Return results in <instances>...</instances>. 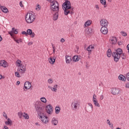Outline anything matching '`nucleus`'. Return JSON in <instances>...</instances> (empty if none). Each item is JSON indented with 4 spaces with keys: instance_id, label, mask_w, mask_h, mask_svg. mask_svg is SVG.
I'll return each instance as SVG.
<instances>
[{
    "instance_id": "obj_39",
    "label": "nucleus",
    "mask_w": 129,
    "mask_h": 129,
    "mask_svg": "<svg viewBox=\"0 0 129 129\" xmlns=\"http://www.w3.org/2000/svg\"><path fill=\"white\" fill-rule=\"evenodd\" d=\"M18 115L19 118H22V117H23V113H22V112H18Z\"/></svg>"
},
{
    "instance_id": "obj_47",
    "label": "nucleus",
    "mask_w": 129,
    "mask_h": 129,
    "mask_svg": "<svg viewBox=\"0 0 129 129\" xmlns=\"http://www.w3.org/2000/svg\"><path fill=\"white\" fill-rule=\"evenodd\" d=\"M22 35H25V36H28L27 32H26V31H23V32H22Z\"/></svg>"
},
{
    "instance_id": "obj_45",
    "label": "nucleus",
    "mask_w": 129,
    "mask_h": 129,
    "mask_svg": "<svg viewBox=\"0 0 129 129\" xmlns=\"http://www.w3.org/2000/svg\"><path fill=\"white\" fill-rule=\"evenodd\" d=\"M126 79L128 81H129V72L126 75Z\"/></svg>"
},
{
    "instance_id": "obj_3",
    "label": "nucleus",
    "mask_w": 129,
    "mask_h": 129,
    "mask_svg": "<svg viewBox=\"0 0 129 129\" xmlns=\"http://www.w3.org/2000/svg\"><path fill=\"white\" fill-rule=\"evenodd\" d=\"M50 10L52 14L55 12H59V3L56 1H53L50 4Z\"/></svg>"
},
{
    "instance_id": "obj_48",
    "label": "nucleus",
    "mask_w": 129,
    "mask_h": 129,
    "mask_svg": "<svg viewBox=\"0 0 129 129\" xmlns=\"http://www.w3.org/2000/svg\"><path fill=\"white\" fill-rule=\"evenodd\" d=\"M21 8H24V5H23V2H20L19 4Z\"/></svg>"
},
{
    "instance_id": "obj_49",
    "label": "nucleus",
    "mask_w": 129,
    "mask_h": 129,
    "mask_svg": "<svg viewBox=\"0 0 129 129\" xmlns=\"http://www.w3.org/2000/svg\"><path fill=\"white\" fill-rule=\"evenodd\" d=\"M9 34H10L11 35V36H13V34H14V32H13V30L11 31H10V32H9Z\"/></svg>"
},
{
    "instance_id": "obj_12",
    "label": "nucleus",
    "mask_w": 129,
    "mask_h": 129,
    "mask_svg": "<svg viewBox=\"0 0 129 129\" xmlns=\"http://www.w3.org/2000/svg\"><path fill=\"white\" fill-rule=\"evenodd\" d=\"M109 42L112 45H115L117 42V39L115 37H111L110 38Z\"/></svg>"
},
{
    "instance_id": "obj_40",
    "label": "nucleus",
    "mask_w": 129,
    "mask_h": 129,
    "mask_svg": "<svg viewBox=\"0 0 129 129\" xmlns=\"http://www.w3.org/2000/svg\"><path fill=\"white\" fill-rule=\"evenodd\" d=\"M47 82L49 83V84H52V83L53 82V81L52 80V79H49L47 81Z\"/></svg>"
},
{
    "instance_id": "obj_30",
    "label": "nucleus",
    "mask_w": 129,
    "mask_h": 129,
    "mask_svg": "<svg viewBox=\"0 0 129 129\" xmlns=\"http://www.w3.org/2000/svg\"><path fill=\"white\" fill-rule=\"evenodd\" d=\"M93 102L95 106H97V107H100V105H99V103H98V101H97V100L93 101Z\"/></svg>"
},
{
    "instance_id": "obj_27",
    "label": "nucleus",
    "mask_w": 129,
    "mask_h": 129,
    "mask_svg": "<svg viewBox=\"0 0 129 129\" xmlns=\"http://www.w3.org/2000/svg\"><path fill=\"white\" fill-rule=\"evenodd\" d=\"M115 53L119 54L120 56V54L122 53V49H121V48H118L116 50V52Z\"/></svg>"
},
{
    "instance_id": "obj_13",
    "label": "nucleus",
    "mask_w": 129,
    "mask_h": 129,
    "mask_svg": "<svg viewBox=\"0 0 129 129\" xmlns=\"http://www.w3.org/2000/svg\"><path fill=\"white\" fill-rule=\"evenodd\" d=\"M88 105L90 107V108L88 107L86 109V111L87 112H90V113L92 112V111H93V105H92V104H91V103H88Z\"/></svg>"
},
{
    "instance_id": "obj_18",
    "label": "nucleus",
    "mask_w": 129,
    "mask_h": 129,
    "mask_svg": "<svg viewBox=\"0 0 129 129\" xmlns=\"http://www.w3.org/2000/svg\"><path fill=\"white\" fill-rule=\"evenodd\" d=\"M51 124L53 125H57L58 124V120L55 117H53L51 119Z\"/></svg>"
},
{
    "instance_id": "obj_15",
    "label": "nucleus",
    "mask_w": 129,
    "mask_h": 129,
    "mask_svg": "<svg viewBox=\"0 0 129 129\" xmlns=\"http://www.w3.org/2000/svg\"><path fill=\"white\" fill-rule=\"evenodd\" d=\"M59 12H55L52 14L53 21H57L58 17H59Z\"/></svg>"
},
{
    "instance_id": "obj_41",
    "label": "nucleus",
    "mask_w": 129,
    "mask_h": 129,
    "mask_svg": "<svg viewBox=\"0 0 129 129\" xmlns=\"http://www.w3.org/2000/svg\"><path fill=\"white\" fill-rule=\"evenodd\" d=\"M12 31L14 34H18V31H17V29H16L15 28H12Z\"/></svg>"
},
{
    "instance_id": "obj_2",
    "label": "nucleus",
    "mask_w": 129,
    "mask_h": 129,
    "mask_svg": "<svg viewBox=\"0 0 129 129\" xmlns=\"http://www.w3.org/2000/svg\"><path fill=\"white\" fill-rule=\"evenodd\" d=\"M36 20V15L33 13H27L25 16V21L27 24H32Z\"/></svg>"
},
{
    "instance_id": "obj_1",
    "label": "nucleus",
    "mask_w": 129,
    "mask_h": 129,
    "mask_svg": "<svg viewBox=\"0 0 129 129\" xmlns=\"http://www.w3.org/2000/svg\"><path fill=\"white\" fill-rule=\"evenodd\" d=\"M71 9V3L70 1L66 0L65 2L62 5V9L64 11V14L65 16H67L69 14L72 15V12H70Z\"/></svg>"
},
{
    "instance_id": "obj_62",
    "label": "nucleus",
    "mask_w": 129,
    "mask_h": 129,
    "mask_svg": "<svg viewBox=\"0 0 129 129\" xmlns=\"http://www.w3.org/2000/svg\"><path fill=\"white\" fill-rule=\"evenodd\" d=\"M3 41V37H2V36L0 35V42H2Z\"/></svg>"
},
{
    "instance_id": "obj_19",
    "label": "nucleus",
    "mask_w": 129,
    "mask_h": 129,
    "mask_svg": "<svg viewBox=\"0 0 129 129\" xmlns=\"http://www.w3.org/2000/svg\"><path fill=\"white\" fill-rule=\"evenodd\" d=\"M56 60V57H50L48 58V61L50 64H54L55 63V61Z\"/></svg>"
},
{
    "instance_id": "obj_20",
    "label": "nucleus",
    "mask_w": 129,
    "mask_h": 129,
    "mask_svg": "<svg viewBox=\"0 0 129 129\" xmlns=\"http://www.w3.org/2000/svg\"><path fill=\"white\" fill-rule=\"evenodd\" d=\"M92 49H94V45H91L87 47V50L89 52L88 55H90V52L92 51Z\"/></svg>"
},
{
    "instance_id": "obj_23",
    "label": "nucleus",
    "mask_w": 129,
    "mask_h": 129,
    "mask_svg": "<svg viewBox=\"0 0 129 129\" xmlns=\"http://www.w3.org/2000/svg\"><path fill=\"white\" fill-rule=\"evenodd\" d=\"M16 65L17 67H18V68L21 67V66H23V64H22V61L20 59H18L16 61Z\"/></svg>"
},
{
    "instance_id": "obj_50",
    "label": "nucleus",
    "mask_w": 129,
    "mask_h": 129,
    "mask_svg": "<svg viewBox=\"0 0 129 129\" xmlns=\"http://www.w3.org/2000/svg\"><path fill=\"white\" fill-rule=\"evenodd\" d=\"M103 98H104L103 95H101L100 96V99L101 100H102L103 99Z\"/></svg>"
},
{
    "instance_id": "obj_37",
    "label": "nucleus",
    "mask_w": 129,
    "mask_h": 129,
    "mask_svg": "<svg viewBox=\"0 0 129 129\" xmlns=\"http://www.w3.org/2000/svg\"><path fill=\"white\" fill-rule=\"evenodd\" d=\"M15 75L16 77H18V78L21 77V75H20V72H19L18 71L15 73Z\"/></svg>"
},
{
    "instance_id": "obj_64",
    "label": "nucleus",
    "mask_w": 129,
    "mask_h": 129,
    "mask_svg": "<svg viewBox=\"0 0 129 129\" xmlns=\"http://www.w3.org/2000/svg\"><path fill=\"white\" fill-rule=\"evenodd\" d=\"M35 125H40V124H39V123H38V122L35 123Z\"/></svg>"
},
{
    "instance_id": "obj_7",
    "label": "nucleus",
    "mask_w": 129,
    "mask_h": 129,
    "mask_svg": "<svg viewBox=\"0 0 129 129\" xmlns=\"http://www.w3.org/2000/svg\"><path fill=\"white\" fill-rule=\"evenodd\" d=\"M39 118L43 123H48V117L47 116H45L43 114L40 115L39 116Z\"/></svg>"
},
{
    "instance_id": "obj_21",
    "label": "nucleus",
    "mask_w": 129,
    "mask_h": 129,
    "mask_svg": "<svg viewBox=\"0 0 129 129\" xmlns=\"http://www.w3.org/2000/svg\"><path fill=\"white\" fill-rule=\"evenodd\" d=\"M72 61V59L71 58V56H66V62L67 64L70 63V62Z\"/></svg>"
},
{
    "instance_id": "obj_56",
    "label": "nucleus",
    "mask_w": 129,
    "mask_h": 129,
    "mask_svg": "<svg viewBox=\"0 0 129 129\" xmlns=\"http://www.w3.org/2000/svg\"><path fill=\"white\" fill-rule=\"evenodd\" d=\"M47 2H48V3H50V5L51 4H52V3H53V0H46Z\"/></svg>"
},
{
    "instance_id": "obj_26",
    "label": "nucleus",
    "mask_w": 129,
    "mask_h": 129,
    "mask_svg": "<svg viewBox=\"0 0 129 129\" xmlns=\"http://www.w3.org/2000/svg\"><path fill=\"white\" fill-rule=\"evenodd\" d=\"M80 59V58H79V57H78V55H75L73 57V60L74 61V62H78V61H79Z\"/></svg>"
},
{
    "instance_id": "obj_31",
    "label": "nucleus",
    "mask_w": 129,
    "mask_h": 129,
    "mask_svg": "<svg viewBox=\"0 0 129 129\" xmlns=\"http://www.w3.org/2000/svg\"><path fill=\"white\" fill-rule=\"evenodd\" d=\"M23 117L25 119H29V115L27 113H23L22 114Z\"/></svg>"
},
{
    "instance_id": "obj_52",
    "label": "nucleus",
    "mask_w": 129,
    "mask_h": 129,
    "mask_svg": "<svg viewBox=\"0 0 129 129\" xmlns=\"http://www.w3.org/2000/svg\"><path fill=\"white\" fill-rule=\"evenodd\" d=\"M60 42L61 43H64V42H65V39L64 38H61L60 39Z\"/></svg>"
},
{
    "instance_id": "obj_32",
    "label": "nucleus",
    "mask_w": 129,
    "mask_h": 129,
    "mask_svg": "<svg viewBox=\"0 0 129 129\" xmlns=\"http://www.w3.org/2000/svg\"><path fill=\"white\" fill-rule=\"evenodd\" d=\"M15 42L17 43V44H20V43H22L23 42V39L19 38L18 39H16V38H14Z\"/></svg>"
},
{
    "instance_id": "obj_11",
    "label": "nucleus",
    "mask_w": 129,
    "mask_h": 129,
    "mask_svg": "<svg viewBox=\"0 0 129 129\" xmlns=\"http://www.w3.org/2000/svg\"><path fill=\"white\" fill-rule=\"evenodd\" d=\"M100 24L102 27H106L108 26V22L105 19H102L100 21Z\"/></svg>"
},
{
    "instance_id": "obj_6",
    "label": "nucleus",
    "mask_w": 129,
    "mask_h": 129,
    "mask_svg": "<svg viewBox=\"0 0 129 129\" xmlns=\"http://www.w3.org/2000/svg\"><path fill=\"white\" fill-rule=\"evenodd\" d=\"M45 110L48 114H52L53 113V107L51 105L49 104L46 106Z\"/></svg>"
},
{
    "instance_id": "obj_24",
    "label": "nucleus",
    "mask_w": 129,
    "mask_h": 129,
    "mask_svg": "<svg viewBox=\"0 0 129 129\" xmlns=\"http://www.w3.org/2000/svg\"><path fill=\"white\" fill-rule=\"evenodd\" d=\"M1 9L2 12H3V13H5V14L9 13V10H8V8H7L6 7L2 6Z\"/></svg>"
},
{
    "instance_id": "obj_57",
    "label": "nucleus",
    "mask_w": 129,
    "mask_h": 129,
    "mask_svg": "<svg viewBox=\"0 0 129 129\" xmlns=\"http://www.w3.org/2000/svg\"><path fill=\"white\" fill-rule=\"evenodd\" d=\"M53 88H55V89H57V88H58V85H54Z\"/></svg>"
},
{
    "instance_id": "obj_42",
    "label": "nucleus",
    "mask_w": 129,
    "mask_h": 129,
    "mask_svg": "<svg viewBox=\"0 0 129 129\" xmlns=\"http://www.w3.org/2000/svg\"><path fill=\"white\" fill-rule=\"evenodd\" d=\"M94 100H97V96L95 94H94L93 96V101H94Z\"/></svg>"
},
{
    "instance_id": "obj_60",
    "label": "nucleus",
    "mask_w": 129,
    "mask_h": 129,
    "mask_svg": "<svg viewBox=\"0 0 129 129\" xmlns=\"http://www.w3.org/2000/svg\"><path fill=\"white\" fill-rule=\"evenodd\" d=\"M3 129H9V127L5 125L4 127L3 128Z\"/></svg>"
},
{
    "instance_id": "obj_33",
    "label": "nucleus",
    "mask_w": 129,
    "mask_h": 129,
    "mask_svg": "<svg viewBox=\"0 0 129 129\" xmlns=\"http://www.w3.org/2000/svg\"><path fill=\"white\" fill-rule=\"evenodd\" d=\"M107 57L111 56V50L110 49H108L107 51Z\"/></svg>"
},
{
    "instance_id": "obj_44",
    "label": "nucleus",
    "mask_w": 129,
    "mask_h": 129,
    "mask_svg": "<svg viewBox=\"0 0 129 129\" xmlns=\"http://www.w3.org/2000/svg\"><path fill=\"white\" fill-rule=\"evenodd\" d=\"M3 116L5 117L6 119H8V116L7 115V114L5 112H3Z\"/></svg>"
},
{
    "instance_id": "obj_36",
    "label": "nucleus",
    "mask_w": 129,
    "mask_h": 129,
    "mask_svg": "<svg viewBox=\"0 0 129 129\" xmlns=\"http://www.w3.org/2000/svg\"><path fill=\"white\" fill-rule=\"evenodd\" d=\"M60 107H56L55 108V113L56 114H58V113L60 112Z\"/></svg>"
},
{
    "instance_id": "obj_25",
    "label": "nucleus",
    "mask_w": 129,
    "mask_h": 129,
    "mask_svg": "<svg viewBox=\"0 0 129 129\" xmlns=\"http://www.w3.org/2000/svg\"><path fill=\"white\" fill-rule=\"evenodd\" d=\"M0 66H2V67L6 68V67H7V62L4 60L0 61Z\"/></svg>"
},
{
    "instance_id": "obj_43",
    "label": "nucleus",
    "mask_w": 129,
    "mask_h": 129,
    "mask_svg": "<svg viewBox=\"0 0 129 129\" xmlns=\"http://www.w3.org/2000/svg\"><path fill=\"white\" fill-rule=\"evenodd\" d=\"M121 34L122 35V36H123V37H126V33L124 32H121Z\"/></svg>"
},
{
    "instance_id": "obj_35",
    "label": "nucleus",
    "mask_w": 129,
    "mask_h": 129,
    "mask_svg": "<svg viewBox=\"0 0 129 129\" xmlns=\"http://www.w3.org/2000/svg\"><path fill=\"white\" fill-rule=\"evenodd\" d=\"M100 3L101 5L104 6V8H106V6H105V5H106V2L105 1V0H100Z\"/></svg>"
},
{
    "instance_id": "obj_29",
    "label": "nucleus",
    "mask_w": 129,
    "mask_h": 129,
    "mask_svg": "<svg viewBox=\"0 0 129 129\" xmlns=\"http://www.w3.org/2000/svg\"><path fill=\"white\" fill-rule=\"evenodd\" d=\"M118 79L122 81H125V77L122 75H120L118 77Z\"/></svg>"
},
{
    "instance_id": "obj_54",
    "label": "nucleus",
    "mask_w": 129,
    "mask_h": 129,
    "mask_svg": "<svg viewBox=\"0 0 129 129\" xmlns=\"http://www.w3.org/2000/svg\"><path fill=\"white\" fill-rule=\"evenodd\" d=\"M118 45H119V46L122 45V42H121V41H118Z\"/></svg>"
},
{
    "instance_id": "obj_46",
    "label": "nucleus",
    "mask_w": 129,
    "mask_h": 129,
    "mask_svg": "<svg viewBox=\"0 0 129 129\" xmlns=\"http://www.w3.org/2000/svg\"><path fill=\"white\" fill-rule=\"evenodd\" d=\"M51 91H54V92H57V89L54 87L51 88Z\"/></svg>"
},
{
    "instance_id": "obj_9",
    "label": "nucleus",
    "mask_w": 129,
    "mask_h": 129,
    "mask_svg": "<svg viewBox=\"0 0 129 129\" xmlns=\"http://www.w3.org/2000/svg\"><path fill=\"white\" fill-rule=\"evenodd\" d=\"M112 56L113 57L115 62H118L119 58H120V55H119V54L116 53L115 52H113L112 53Z\"/></svg>"
},
{
    "instance_id": "obj_28",
    "label": "nucleus",
    "mask_w": 129,
    "mask_h": 129,
    "mask_svg": "<svg viewBox=\"0 0 129 129\" xmlns=\"http://www.w3.org/2000/svg\"><path fill=\"white\" fill-rule=\"evenodd\" d=\"M91 23H92V21L90 20L87 21L85 23V27H89L91 25Z\"/></svg>"
},
{
    "instance_id": "obj_4",
    "label": "nucleus",
    "mask_w": 129,
    "mask_h": 129,
    "mask_svg": "<svg viewBox=\"0 0 129 129\" xmlns=\"http://www.w3.org/2000/svg\"><path fill=\"white\" fill-rule=\"evenodd\" d=\"M36 111L38 116L42 114H44V111L45 110V108L43 106H40L39 105L36 104L35 105Z\"/></svg>"
},
{
    "instance_id": "obj_17",
    "label": "nucleus",
    "mask_w": 129,
    "mask_h": 129,
    "mask_svg": "<svg viewBox=\"0 0 129 129\" xmlns=\"http://www.w3.org/2000/svg\"><path fill=\"white\" fill-rule=\"evenodd\" d=\"M101 32H102V34H103V35H106V34L108 33V30L107 27H102L101 28Z\"/></svg>"
},
{
    "instance_id": "obj_63",
    "label": "nucleus",
    "mask_w": 129,
    "mask_h": 129,
    "mask_svg": "<svg viewBox=\"0 0 129 129\" xmlns=\"http://www.w3.org/2000/svg\"><path fill=\"white\" fill-rule=\"evenodd\" d=\"M126 48H127V50H128L129 49V44H127V46H126Z\"/></svg>"
},
{
    "instance_id": "obj_5",
    "label": "nucleus",
    "mask_w": 129,
    "mask_h": 129,
    "mask_svg": "<svg viewBox=\"0 0 129 129\" xmlns=\"http://www.w3.org/2000/svg\"><path fill=\"white\" fill-rule=\"evenodd\" d=\"M72 110H76L80 107V102L77 100H74L71 104Z\"/></svg>"
},
{
    "instance_id": "obj_38",
    "label": "nucleus",
    "mask_w": 129,
    "mask_h": 129,
    "mask_svg": "<svg viewBox=\"0 0 129 129\" xmlns=\"http://www.w3.org/2000/svg\"><path fill=\"white\" fill-rule=\"evenodd\" d=\"M120 57H121V58H122V59H125L126 56H125V54L122 53L120 54Z\"/></svg>"
},
{
    "instance_id": "obj_55",
    "label": "nucleus",
    "mask_w": 129,
    "mask_h": 129,
    "mask_svg": "<svg viewBox=\"0 0 129 129\" xmlns=\"http://www.w3.org/2000/svg\"><path fill=\"white\" fill-rule=\"evenodd\" d=\"M89 33H92V32H93V29L92 28H90L89 29Z\"/></svg>"
},
{
    "instance_id": "obj_51",
    "label": "nucleus",
    "mask_w": 129,
    "mask_h": 129,
    "mask_svg": "<svg viewBox=\"0 0 129 129\" xmlns=\"http://www.w3.org/2000/svg\"><path fill=\"white\" fill-rule=\"evenodd\" d=\"M107 124H108V125H110V126H113V125H112V124H111V123H110V121H109V122H107Z\"/></svg>"
},
{
    "instance_id": "obj_8",
    "label": "nucleus",
    "mask_w": 129,
    "mask_h": 129,
    "mask_svg": "<svg viewBox=\"0 0 129 129\" xmlns=\"http://www.w3.org/2000/svg\"><path fill=\"white\" fill-rule=\"evenodd\" d=\"M17 71L19 72V73H21V74H25V72H26V67L23 65L18 67Z\"/></svg>"
},
{
    "instance_id": "obj_53",
    "label": "nucleus",
    "mask_w": 129,
    "mask_h": 129,
    "mask_svg": "<svg viewBox=\"0 0 129 129\" xmlns=\"http://www.w3.org/2000/svg\"><path fill=\"white\" fill-rule=\"evenodd\" d=\"M95 8H96V10H99V6H98V5H96Z\"/></svg>"
},
{
    "instance_id": "obj_16",
    "label": "nucleus",
    "mask_w": 129,
    "mask_h": 129,
    "mask_svg": "<svg viewBox=\"0 0 129 129\" xmlns=\"http://www.w3.org/2000/svg\"><path fill=\"white\" fill-rule=\"evenodd\" d=\"M27 36L29 35L31 38H34L35 37V33L33 32L31 29H28L27 30Z\"/></svg>"
},
{
    "instance_id": "obj_59",
    "label": "nucleus",
    "mask_w": 129,
    "mask_h": 129,
    "mask_svg": "<svg viewBox=\"0 0 129 129\" xmlns=\"http://www.w3.org/2000/svg\"><path fill=\"white\" fill-rule=\"evenodd\" d=\"M36 10H37V11L40 10V6L38 5L37 8H36Z\"/></svg>"
},
{
    "instance_id": "obj_58",
    "label": "nucleus",
    "mask_w": 129,
    "mask_h": 129,
    "mask_svg": "<svg viewBox=\"0 0 129 129\" xmlns=\"http://www.w3.org/2000/svg\"><path fill=\"white\" fill-rule=\"evenodd\" d=\"M28 46H31V45H33V42H30L28 43Z\"/></svg>"
},
{
    "instance_id": "obj_34",
    "label": "nucleus",
    "mask_w": 129,
    "mask_h": 129,
    "mask_svg": "<svg viewBox=\"0 0 129 129\" xmlns=\"http://www.w3.org/2000/svg\"><path fill=\"white\" fill-rule=\"evenodd\" d=\"M40 100L41 102H43V103H46V102H47V99L45 97L40 98Z\"/></svg>"
},
{
    "instance_id": "obj_22",
    "label": "nucleus",
    "mask_w": 129,
    "mask_h": 129,
    "mask_svg": "<svg viewBox=\"0 0 129 129\" xmlns=\"http://www.w3.org/2000/svg\"><path fill=\"white\" fill-rule=\"evenodd\" d=\"M7 119V121H5V124H6V125H12L13 124V121H12V120H11V119H10V118H8Z\"/></svg>"
},
{
    "instance_id": "obj_61",
    "label": "nucleus",
    "mask_w": 129,
    "mask_h": 129,
    "mask_svg": "<svg viewBox=\"0 0 129 129\" xmlns=\"http://www.w3.org/2000/svg\"><path fill=\"white\" fill-rule=\"evenodd\" d=\"M20 83H21V82H20V81H17V85H20Z\"/></svg>"
},
{
    "instance_id": "obj_10",
    "label": "nucleus",
    "mask_w": 129,
    "mask_h": 129,
    "mask_svg": "<svg viewBox=\"0 0 129 129\" xmlns=\"http://www.w3.org/2000/svg\"><path fill=\"white\" fill-rule=\"evenodd\" d=\"M111 93L113 95H117L120 94V90L117 88H113L112 89Z\"/></svg>"
},
{
    "instance_id": "obj_14",
    "label": "nucleus",
    "mask_w": 129,
    "mask_h": 129,
    "mask_svg": "<svg viewBox=\"0 0 129 129\" xmlns=\"http://www.w3.org/2000/svg\"><path fill=\"white\" fill-rule=\"evenodd\" d=\"M24 87L25 89H30V88L32 87V84H31V83H30V82H26L24 83Z\"/></svg>"
}]
</instances>
